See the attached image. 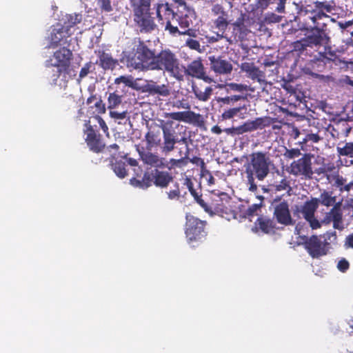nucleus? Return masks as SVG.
<instances>
[{"label": "nucleus", "mask_w": 353, "mask_h": 353, "mask_svg": "<svg viewBox=\"0 0 353 353\" xmlns=\"http://www.w3.org/2000/svg\"><path fill=\"white\" fill-rule=\"evenodd\" d=\"M164 117L168 120H161L159 125L163 133L161 151L164 154L172 152L177 143L185 144L186 150L189 148L188 138L185 135V130L183 131V134L176 131L183 130V126L174 121H183L198 127L204 125L203 116L191 110L166 112Z\"/></svg>", "instance_id": "nucleus-1"}, {"label": "nucleus", "mask_w": 353, "mask_h": 353, "mask_svg": "<svg viewBox=\"0 0 353 353\" xmlns=\"http://www.w3.org/2000/svg\"><path fill=\"white\" fill-rule=\"evenodd\" d=\"M148 41L134 38L132 48L125 54L128 67L141 71L151 70L152 63L155 58L156 50L150 47Z\"/></svg>", "instance_id": "nucleus-2"}, {"label": "nucleus", "mask_w": 353, "mask_h": 353, "mask_svg": "<svg viewBox=\"0 0 353 353\" xmlns=\"http://www.w3.org/2000/svg\"><path fill=\"white\" fill-rule=\"evenodd\" d=\"M272 165V160L266 152H256L250 155V161L245 165V170L250 191L254 192L257 190L255 179L263 181L270 173Z\"/></svg>", "instance_id": "nucleus-3"}, {"label": "nucleus", "mask_w": 353, "mask_h": 353, "mask_svg": "<svg viewBox=\"0 0 353 353\" xmlns=\"http://www.w3.org/2000/svg\"><path fill=\"white\" fill-rule=\"evenodd\" d=\"M156 17L160 25L164 27L165 31L168 32L171 35H188L190 37H197V30L192 28L191 26L188 28H179L173 24L174 21L179 22V15L176 14V11H174L168 3H157L155 4Z\"/></svg>", "instance_id": "nucleus-4"}, {"label": "nucleus", "mask_w": 353, "mask_h": 353, "mask_svg": "<svg viewBox=\"0 0 353 353\" xmlns=\"http://www.w3.org/2000/svg\"><path fill=\"white\" fill-rule=\"evenodd\" d=\"M150 70H163L178 80H182V72L184 70L176 54L170 50H161L155 54Z\"/></svg>", "instance_id": "nucleus-5"}, {"label": "nucleus", "mask_w": 353, "mask_h": 353, "mask_svg": "<svg viewBox=\"0 0 353 353\" xmlns=\"http://www.w3.org/2000/svg\"><path fill=\"white\" fill-rule=\"evenodd\" d=\"M300 29L306 32L305 38L310 47L326 46L330 42L327 23L310 25L304 21L301 23Z\"/></svg>", "instance_id": "nucleus-6"}, {"label": "nucleus", "mask_w": 353, "mask_h": 353, "mask_svg": "<svg viewBox=\"0 0 353 353\" xmlns=\"http://www.w3.org/2000/svg\"><path fill=\"white\" fill-rule=\"evenodd\" d=\"M185 219V236L188 243L194 246V243H201L205 239L207 222L191 214H186Z\"/></svg>", "instance_id": "nucleus-7"}, {"label": "nucleus", "mask_w": 353, "mask_h": 353, "mask_svg": "<svg viewBox=\"0 0 353 353\" xmlns=\"http://www.w3.org/2000/svg\"><path fill=\"white\" fill-rule=\"evenodd\" d=\"M312 155L310 153H304L300 158L294 160L288 168V172L301 179L310 180L313 178Z\"/></svg>", "instance_id": "nucleus-8"}, {"label": "nucleus", "mask_w": 353, "mask_h": 353, "mask_svg": "<svg viewBox=\"0 0 353 353\" xmlns=\"http://www.w3.org/2000/svg\"><path fill=\"white\" fill-rule=\"evenodd\" d=\"M133 21L141 33H151L157 26L150 11V7L132 8Z\"/></svg>", "instance_id": "nucleus-9"}, {"label": "nucleus", "mask_w": 353, "mask_h": 353, "mask_svg": "<svg viewBox=\"0 0 353 353\" xmlns=\"http://www.w3.org/2000/svg\"><path fill=\"white\" fill-rule=\"evenodd\" d=\"M72 59V52L67 48L63 47L54 52L50 59L51 65L57 68L54 81H57L62 73L68 72Z\"/></svg>", "instance_id": "nucleus-10"}, {"label": "nucleus", "mask_w": 353, "mask_h": 353, "mask_svg": "<svg viewBox=\"0 0 353 353\" xmlns=\"http://www.w3.org/2000/svg\"><path fill=\"white\" fill-rule=\"evenodd\" d=\"M84 125L85 128L83 131L86 135L85 141L90 150L96 153L102 152L105 144L102 136L98 132L97 125H92L91 120L89 119L85 121Z\"/></svg>", "instance_id": "nucleus-11"}, {"label": "nucleus", "mask_w": 353, "mask_h": 353, "mask_svg": "<svg viewBox=\"0 0 353 353\" xmlns=\"http://www.w3.org/2000/svg\"><path fill=\"white\" fill-rule=\"evenodd\" d=\"M183 71L182 72V79H183L184 74L196 78L198 79H202L204 82L211 83L214 82L213 78L207 75L203 60L201 57L191 61L187 67L182 65Z\"/></svg>", "instance_id": "nucleus-12"}, {"label": "nucleus", "mask_w": 353, "mask_h": 353, "mask_svg": "<svg viewBox=\"0 0 353 353\" xmlns=\"http://www.w3.org/2000/svg\"><path fill=\"white\" fill-rule=\"evenodd\" d=\"M328 245L327 242L323 243L316 235H312L307 238L304 242L305 250L314 259H318L326 255L328 252Z\"/></svg>", "instance_id": "nucleus-13"}, {"label": "nucleus", "mask_w": 353, "mask_h": 353, "mask_svg": "<svg viewBox=\"0 0 353 353\" xmlns=\"http://www.w3.org/2000/svg\"><path fill=\"white\" fill-rule=\"evenodd\" d=\"M72 32L64 28L61 24L57 23L54 26L48 37L49 44L48 48H56L58 46H64L68 43V39L71 36Z\"/></svg>", "instance_id": "nucleus-14"}, {"label": "nucleus", "mask_w": 353, "mask_h": 353, "mask_svg": "<svg viewBox=\"0 0 353 353\" xmlns=\"http://www.w3.org/2000/svg\"><path fill=\"white\" fill-rule=\"evenodd\" d=\"M178 4L176 14L179 15V25L180 28H188L193 25L196 19L195 12L188 8L183 0H172Z\"/></svg>", "instance_id": "nucleus-15"}, {"label": "nucleus", "mask_w": 353, "mask_h": 353, "mask_svg": "<svg viewBox=\"0 0 353 353\" xmlns=\"http://www.w3.org/2000/svg\"><path fill=\"white\" fill-rule=\"evenodd\" d=\"M246 18H248L246 14L241 12L240 16L232 24V37L236 42L245 41L248 34L250 32L248 26L245 24Z\"/></svg>", "instance_id": "nucleus-16"}, {"label": "nucleus", "mask_w": 353, "mask_h": 353, "mask_svg": "<svg viewBox=\"0 0 353 353\" xmlns=\"http://www.w3.org/2000/svg\"><path fill=\"white\" fill-rule=\"evenodd\" d=\"M210 68L212 71L219 75H228L230 74L233 66L232 64L222 57H209Z\"/></svg>", "instance_id": "nucleus-17"}, {"label": "nucleus", "mask_w": 353, "mask_h": 353, "mask_svg": "<svg viewBox=\"0 0 353 353\" xmlns=\"http://www.w3.org/2000/svg\"><path fill=\"white\" fill-rule=\"evenodd\" d=\"M274 217L276 221L284 225H292L294 221L292 220L289 205L286 201H283L274 206Z\"/></svg>", "instance_id": "nucleus-18"}, {"label": "nucleus", "mask_w": 353, "mask_h": 353, "mask_svg": "<svg viewBox=\"0 0 353 353\" xmlns=\"http://www.w3.org/2000/svg\"><path fill=\"white\" fill-rule=\"evenodd\" d=\"M301 2L300 6V15L306 16L309 14L307 18L312 21V24L321 23L320 21L324 19H330V17L327 14V12L323 10H317L315 8H312L310 5H307Z\"/></svg>", "instance_id": "nucleus-19"}, {"label": "nucleus", "mask_w": 353, "mask_h": 353, "mask_svg": "<svg viewBox=\"0 0 353 353\" xmlns=\"http://www.w3.org/2000/svg\"><path fill=\"white\" fill-rule=\"evenodd\" d=\"M134 85L132 76H120L114 79V83L109 86V90H113V93L125 97L128 88Z\"/></svg>", "instance_id": "nucleus-20"}, {"label": "nucleus", "mask_w": 353, "mask_h": 353, "mask_svg": "<svg viewBox=\"0 0 353 353\" xmlns=\"http://www.w3.org/2000/svg\"><path fill=\"white\" fill-rule=\"evenodd\" d=\"M184 185L186 186V188L188 189L190 194L194 197V200L196 201V203L202 208L203 210L210 214H212L213 210L212 208L209 206L202 199H201V189H200V185H199V191H197L196 189L194 187V183L193 181L189 178L185 177L184 179Z\"/></svg>", "instance_id": "nucleus-21"}, {"label": "nucleus", "mask_w": 353, "mask_h": 353, "mask_svg": "<svg viewBox=\"0 0 353 353\" xmlns=\"http://www.w3.org/2000/svg\"><path fill=\"white\" fill-rule=\"evenodd\" d=\"M95 53L98 57L96 63H98L104 70H113L119 65L118 60L114 59L110 53L103 50L95 51Z\"/></svg>", "instance_id": "nucleus-22"}, {"label": "nucleus", "mask_w": 353, "mask_h": 353, "mask_svg": "<svg viewBox=\"0 0 353 353\" xmlns=\"http://www.w3.org/2000/svg\"><path fill=\"white\" fill-rule=\"evenodd\" d=\"M241 69L253 81L259 83L265 82V73L256 67L254 63L244 62L241 63Z\"/></svg>", "instance_id": "nucleus-23"}, {"label": "nucleus", "mask_w": 353, "mask_h": 353, "mask_svg": "<svg viewBox=\"0 0 353 353\" xmlns=\"http://www.w3.org/2000/svg\"><path fill=\"white\" fill-rule=\"evenodd\" d=\"M272 119L269 117H257L254 120H248L243 123L245 133L257 130H263L270 126Z\"/></svg>", "instance_id": "nucleus-24"}, {"label": "nucleus", "mask_w": 353, "mask_h": 353, "mask_svg": "<svg viewBox=\"0 0 353 353\" xmlns=\"http://www.w3.org/2000/svg\"><path fill=\"white\" fill-rule=\"evenodd\" d=\"M341 203L340 202L334 204L330 211L327 213L325 219L328 222L332 221L333 228L339 230H342L343 227V213L341 208Z\"/></svg>", "instance_id": "nucleus-25"}, {"label": "nucleus", "mask_w": 353, "mask_h": 353, "mask_svg": "<svg viewBox=\"0 0 353 353\" xmlns=\"http://www.w3.org/2000/svg\"><path fill=\"white\" fill-rule=\"evenodd\" d=\"M140 156L143 162L152 168H163L165 167V159L160 157L157 154L145 152L140 153Z\"/></svg>", "instance_id": "nucleus-26"}, {"label": "nucleus", "mask_w": 353, "mask_h": 353, "mask_svg": "<svg viewBox=\"0 0 353 353\" xmlns=\"http://www.w3.org/2000/svg\"><path fill=\"white\" fill-rule=\"evenodd\" d=\"M143 91L151 96H161L163 97H168L170 94L168 85L165 84L159 85L154 82L145 84L143 88Z\"/></svg>", "instance_id": "nucleus-27"}, {"label": "nucleus", "mask_w": 353, "mask_h": 353, "mask_svg": "<svg viewBox=\"0 0 353 353\" xmlns=\"http://www.w3.org/2000/svg\"><path fill=\"white\" fill-rule=\"evenodd\" d=\"M256 227L265 234L274 233L276 229V224L273 219L260 216L256 222Z\"/></svg>", "instance_id": "nucleus-28"}, {"label": "nucleus", "mask_w": 353, "mask_h": 353, "mask_svg": "<svg viewBox=\"0 0 353 353\" xmlns=\"http://www.w3.org/2000/svg\"><path fill=\"white\" fill-rule=\"evenodd\" d=\"M340 59L334 51L330 50L325 51L324 53H319L312 61V64H319L323 67L327 63L331 61L336 63Z\"/></svg>", "instance_id": "nucleus-29"}, {"label": "nucleus", "mask_w": 353, "mask_h": 353, "mask_svg": "<svg viewBox=\"0 0 353 353\" xmlns=\"http://www.w3.org/2000/svg\"><path fill=\"white\" fill-rule=\"evenodd\" d=\"M154 184L161 188H167L173 181V176L168 172L155 170L153 174Z\"/></svg>", "instance_id": "nucleus-30"}, {"label": "nucleus", "mask_w": 353, "mask_h": 353, "mask_svg": "<svg viewBox=\"0 0 353 353\" xmlns=\"http://www.w3.org/2000/svg\"><path fill=\"white\" fill-rule=\"evenodd\" d=\"M247 112V108L245 105L229 108L225 110L221 115V120H228L232 119L234 117H236L240 119H243L245 117V114Z\"/></svg>", "instance_id": "nucleus-31"}, {"label": "nucleus", "mask_w": 353, "mask_h": 353, "mask_svg": "<svg viewBox=\"0 0 353 353\" xmlns=\"http://www.w3.org/2000/svg\"><path fill=\"white\" fill-rule=\"evenodd\" d=\"M319 205V201L318 198H312L310 201H305L301 208L304 219H310L312 216H314Z\"/></svg>", "instance_id": "nucleus-32"}, {"label": "nucleus", "mask_w": 353, "mask_h": 353, "mask_svg": "<svg viewBox=\"0 0 353 353\" xmlns=\"http://www.w3.org/2000/svg\"><path fill=\"white\" fill-rule=\"evenodd\" d=\"M82 21V14H66L64 19L63 24H61V26L69 30V32H70V28L74 27L78 23H80Z\"/></svg>", "instance_id": "nucleus-33"}, {"label": "nucleus", "mask_w": 353, "mask_h": 353, "mask_svg": "<svg viewBox=\"0 0 353 353\" xmlns=\"http://www.w3.org/2000/svg\"><path fill=\"white\" fill-rule=\"evenodd\" d=\"M145 141L147 143V147L148 148H152L159 145H161V137L159 133L158 132H154L153 130H149L145 136Z\"/></svg>", "instance_id": "nucleus-34"}, {"label": "nucleus", "mask_w": 353, "mask_h": 353, "mask_svg": "<svg viewBox=\"0 0 353 353\" xmlns=\"http://www.w3.org/2000/svg\"><path fill=\"white\" fill-rule=\"evenodd\" d=\"M152 182L154 183L153 176H151L148 173H145L141 180L133 177L130 179V183L134 186L147 188L150 187Z\"/></svg>", "instance_id": "nucleus-35"}, {"label": "nucleus", "mask_w": 353, "mask_h": 353, "mask_svg": "<svg viewBox=\"0 0 353 353\" xmlns=\"http://www.w3.org/2000/svg\"><path fill=\"white\" fill-rule=\"evenodd\" d=\"M192 91L199 101H207L212 95L213 90L211 87L208 86L204 91H202L199 87L192 85Z\"/></svg>", "instance_id": "nucleus-36"}, {"label": "nucleus", "mask_w": 353, "mask_h": 353, "mask_svg": "<svg viewBox=\"0 0 353 353\" xmlns=\"http://www.w3.org/2000/svg\"><path fill=\"white\" fill-rule=\"evenodd\" d=\"M123 97L119 95L118 93L110 92L107 101L108 109L110 111L119 108L122 103Z\"/></svg>", "instance_id": "nucleus-37"}, {"label": "nucleus", "mask_w": 353, "mask_h": 353, "mask_svg": "<svg viewBox=\"0 0 353 353\" xmlns=\"http://www.w3.org/2000/svg\"><path fill=\"white\" fill-rule=\"evenodd\" d=\"M125 167V161L122 159L116 160L114 163H112V168L114 173L121 179L125 177L128 174V171Z\"/></svg>", "instance_id": "nucleus-38"}, {"label": "nucleus", "mask_w": 353, "mask_h": 353, "mask_svg": "<svg viewBox=\"0 0 353 353\" xmlns=\"http://www.w3.org/2000/svg\"><path fill=\"white\" fill-rule=\"evenodd\" d=\"M319 201V203L326 207H330L332 205H334L336 204V196H332V194L327 191H323L320 197L318 199Z\"/></svg>", "instance_id": "nucleus-39"}, {"label": "nucleus", "mask_w": 353, "mask_h": 353, "mask_svg": "<svg viewBox=\"0 0 353 353\" xmlns=\"http://www.w3.org/2000/svg\"><path fill=\"white\" fill-rule=\"evenodd\" d=\"M333 130L337 132V137H339L340 134L346 137L352 130V127L347 123L346 121H340L336 125V128H333Z\"/></svg>", "instance_id": "nucleus-40"}, {"label": "nucleus", "mask_w": 353, "mask_h": 353, "mask_svg": "<svg viewBox=\"0 0 353 353\" xmlns=\"http://www.w3.org/2000/svg\"><path fill=\"white\" fill-rule=\"evenodd\" d=\"M189 152L190 148H188L187 151L185 152V156L181 157L179 159H170V168H183L184 166H186L188 163V159H189Z\"/></svg>", "instance_id": "nucleus-41"}, {"label": "nucleus", "mask_w": 353, "mask_h": 353, "mask_svg": "<svg viewBox=\"0 0 353 353\" xmlns=\"http://www.w3.org/2000/svg\"><path fill=\"white\" fill-rule=\"evenodd\" d=\"M339 156L353 158V141L346 142L343 147L336 148Z\"/></svg>", "instance_id": "nucleus-42"}, {"label": "nucleus", "mask_w": 353, "mask_h": 353, "mask_svg": "<svg viewBox=\"0 0 353 353\" xmlns=\"http://www.w3.org/2000/svg\"><path fill=\"white\" fill-rule=\"evenodd\" d=\"M228 25L229 21L228 17H217V18L213 21L214 27L222 34L225 33Z\"/></svg>", "instance_id": "nucleus-43"}, {"label": "nucleus", "mask_w": 353, "mask_h": 353, "mask_svg": "<svg viewBox=\"0 0 353 353\" xmlns=\"http://www.w3.org/2000/svg\"><path fill=\"white\" fill-rule=\"evenodd\" d=\"M246 95L238 94V95H232L230 97H221L218 99V102L221 103L224 105H233L235 102L240 100L246 99Z\"/></svg>", "instance_id": "nucleus-44"}, {"label": "nucleus", "mask_w": 353, "mask_h": 353, "mask_svg": "<svg viewBox=\"0 0 353 353\" xmlns=\"http://www.w3.org/2000/svg\"><path fill=\"white\" fill-rule=\"evenodd\" d=\"M334 2L325 1H314V8L317 10H323L327 13H332L334 10Z\"/></svg>", "instance_id": "nucleus-45"}, {"label": "nucleus", "mask_w": 353, "mask_h": 353, "mask_svg": "<svg viewBox=\"0 0 353 353\" xmlns=\"http://www.w3.org/2000/svg\"><path fill=\"white\" fill-rule=\"evenodd\" d=\"M227 92L230 91L243 92H246L248 90V86L242 83H230L225 85Z\"/></svg>", "instance_id": "nucleus-46"}, {"label": "nucleus", "mask_w": 353, "mask_h": 353, "mask_svg": "<svg viewBox=\"0 0 353 353\" xmlns=\"http://www.w3.org/2000/svg\"><path fill=\"white\" fill-rule=\"evenodd\" d=\"M292 45L293 48L292 50L299 53H302L306 50L307 47H310L305 37L293 42Z\"/></svg>", "instance_id": "nucleus-47"}, {"label": "nucleus", "mask_w": 353, "mask_h": 353, "mask_svg": "<svg viewBox=\"0 0 353 353\" xmlns=\"http://www.w3.org/2000/svg\"><path fill=\"white\" fill-rule=\"evenodd\" d=\"M95 70L94 63L89 61L81 68L79 74V79L81 80L85 78L89 73L94 72Z\"/></svg>", "instance_id": "nucleus-48"}, {"label": "nucleus", "mask_w": 353, "mask_h": 353, "mask_svg": "<svg viewBox=\"0 0 353 353\" xmlns=\"http://www.w3.org/2000/svg\"><path fill=\"white\" fill-rule=\"evenodd\" d=\"M301 150L299 148L285 149L283 156L288 159H294L302 156Z\"/></svg>", "instance_id": "nucleus-49"}, {"label": "nucleus", "mask_w": 353, "mask_h": 353, "mask_svg": "<svg viewBox=\"0 0 353 353\" xmlns=\"http://www.w3.org/2000/svg\"><path fill=\"white\" fill-rule=\"evenodd\" d=\"M90 119L92 122H97L99 125V128H101L103 132L106 134L107 136H109L108 127L101 117L95 115L91 117Z\"/></svg>", "instance_id": "nucleus-50"}, {"label": "nucleus", "mask_w": 353, "mask_h": 353, "mask_svg": "<svg viewBox=\"0 0 353 353\" xmlns=\"http://www.w3.org/2000/svg\"><path fill=\"white\" fill-rule=\"evenodd\" d=\"M334 181V185L339 189L341 192H343V186L345 185L346 179L339 174L333 176Z\"/></svg>", "instance_id": "nucleus-51"}, {"label": "nucleus", "mask_w": 353, "mask_h": 353, "mask_svg": "<svg viewBox=\"0 0 353 353\" xmlns=\"http://www.w3.org/2000/svg\"><path fill=\"white\" fill-rule=\"evenodd\" d=\"M225 132L230 135H240L245 133V130L243 128V123L237 127H232L228 128H225L223 130Z\"/></svg>", "instance_id": "nucleus-52"}, {"label": "nucleus", "mask_w": 353, "mask_h": 353, "mask_svg": "<svg viewBox=\"0 0 353 353\" xmlns=\"http://www.w3.org/2000/svg\"><path fill=\"white\" fill-rule=\"evenodd\" d=\"M153 0H130L132 8L150 7Z\"/></svg>", "instance_id": "nucleus-53"}, {"label": "nucleus", "mask_w": 353, "mask_h": 353, "mask_svg": "<svg viewBox=\"0 0 353 353\" xmlns=\"http://www.w3.org/2000/svg\"><path fill=\"white\" fill-rule=\"evenodd\" d=\"M337 269L341 272H343V273H345L346 272L349 268H350V263L349 261L345 259V258H341V259H339V261H338V263H337Z\"/></svg>", "instance_id": "nucleus-54"}, {"label": "nucleus", "mask_w": 353, "mask_h": 353, "mask_svg": "<svg viewBox=\"0 0 353 353\" xmlns=\"http://www.w3.org/2000/svg\"><path fill=\"white\" fill-rule=\"evenodd\" d=\"M201 176L205 179L208 185H212L215 183V179L214 178L211 172L206 169V168L204 170H201Z\"/></svg>", "instance_id": "nucleus-55"}, {"label": "nucleus", "mask_w": 353, "mask_h": 353, "mask_svg": "<svg viewBox=\"0 0 353 353\" xmlns=\"http://www.w3.org/2000/svg\"><path fill=\"white\" fill-rule=\"evenodd\" d=\"M128 115V111L124 110L122 112H118L117 110H110V116L111 118L117 119V120H121L127 118Z\"/></svg>", "instance_id": "nucleus-56"}, {"label": "nucleus", "mask_w": 353, "mask_h": 353, "mask_svg": "<svg viewBox=\"0 0 353 353\" xmlns=\"http://www.w3.org/2000/svg\"><path fill=\"white\" fill-rule=\"evenodd\" d=\"M185 45L192 50L201 52V44L200 43L193 39H188L185 41Z\"/></svg>", "instance_id": "nucleus-57"}, {"label": "nucleus", "mask_w": 353, "mask_h": 353, "mask_svg": "<svg viewBox=\"0 0 353 353\" xmlns=\"http://www.w3.org/2000/svg\"><path fill=\"white\" fill-rule=\"evenodd\" d=\"M102 10L109 12L112 10L110 0H96Z\"/></svg>", "instance_id": "nucleus-58"}, {"label": "nucleus", "mask_w": 353, "mask_h": 353, "mask_svg": "<svg viewBox=\"0 0 353 353\" xmlns=\"http://www.w3.org/2000/svg\"><path fill=\"white\" fill-rule=\"evenodd\" d=\"M276 191H283L288 189H291L290 181L285 178L283 179L279 184L274 185Z\"/></svg>", "instance_id": "nucleus-59"}, {"label": "nucleus", "mask_w": 353, "mask_h": 353, "mask_svg": "<svg viewBox=\"0 0 353 353\" xmlns=\"http://www.w3.org/2000/svg\"><path fill=\"white\" fill-rule=\"evenodd\" d=\"M172 107L176 108L177 109H190V103L187 102L186 100L185 99L177 100L176 101H174L172 103Z\"/></svg>", "instance_id": "nucleus-60"}, {"label": "nucleus", "mask_w": 353, "mask_h": 353, "mask_svg": "<svg viewBox=\"0 0 353 353\" xmlns=\"http://www.w3.org/2000/svg\"><path fill=\"white\" fill-rule=\"evenodd\" d=\"M168 197L170 200H173L175 199H179L181 195L180 190L179 188V184H175V188L174 190H171L167 192Z\"/></svg>", "instance_id": "nucleus-61"}, {"label": "nucleus", "mask_w": 353, "mask_h": 353, "mask_svg": "<svg viewBox=\"0 0 353 353\" xmlns=\"http://www.w3.org/2000/svg\"><path fill=\"white\" fill-rule=\"evenodd\" d=\"M188 162H190L197 166H200L201 170H203L206 168L203 159L199 157L194 156L192 158H189Z\"/></svg>", "instance_id": "nucleus-62"}, {"label": "nucleus", "mask_w": 353, "mask_h": 353, "mask_svg": "<svg viewBox=\"0 0 353 353\" xmlns=\"http://www.w3.org/2000/svg\"><path fill=\"white\" fill-rule=\"evenodd\" d=\"M94 106L96 108L98 114H103L105 112V105L101 98L97 99L94 103Z\"/></svg>", "instance_id": "nucleus-63"}, {"label": "nucleus", "mask_w": 353, "mask_h": 353, "mask_svg": "<svg viewBox=\"0 0 353 353\" xmlns=\"http://www.w3.org/2000/svg\"><path fill=\"white\" fill-rule=\"evenodd\" d=\"M276 0H256V7L262 10H265L268 7L273 3Z\"/></svg>", "instance_id": "nucleus-64"}]
</instances>
